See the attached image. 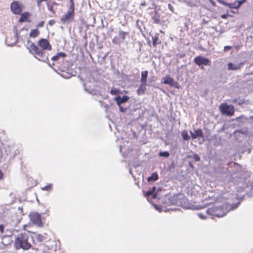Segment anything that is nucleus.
Returning a JSON list of instances; mask_svg holds the SVG:
<instances>
[{
	"label": "nucleus",
	"instance_id": "f257e3e1",
	"mask_svg": "<svg viewBox=\"0 0 253 253\" xmlns=\"http://www.w3.org/2000/svg\"><path fill=\"white\" fill-rule=\"evenodd\" d=\"M39 46L42 48L40 49L37 45L33 43H31L28 48L30 52L35 54V57L39 60L46 62L48 60L47 54L44 51L45 49L50 50L51 46L48 41L46 39H42L39 42Z\"/></svg>",
	"mask_w": 253,
	"mask_h": 253
},
{
	"label": "nucleus",
	"instance_id": "f03ea898",
	"mask_svg": "<svg viewBox=\"0 0 253 253\" xmlns=\"http://www.w3.org/2000/svg\"><path fill=\"white\" fill-rule=\"evenodd\" d=\"M239 204V203L233 205L224 204L220 207H213L207 210V212L210 215L221 217L226 215L229 210L237 208Z\"/></svg>",
	"mask_w": 253,
	"mask_h": 253
},
{
	"label": "nucleus",
	"instance_id": "7ed1b4c3",
	"mask_svg": "<svg viewBox=\"0 0 253 253\" xmlns=\"http://www.w3.org/2000/svg\"><path fill=\"white\" fill-rule=\"evenodd\" d=\"M28 239V236L25 233L18 235L14 242L15 248L16 249L29 250L31 248V245L29 242Z\"/></svg>",
	"mask_w": 253,
	"mask_h": 253
},
{
	"label": "nucleus",
	"instance_id": "20e7f679",
	"mask_svg": "<svg viewBox=\"0 0 253 253\" xmlns=\"http://www.w3.org/2000/svg\"><path fill=\"white\" fill-rule=\"evenodd\" d=\"M74 10L73 9L72 7L69 8L68 12L61 17V22L64 24L72 22L74 19Z\"/></svg>",
	"mask_w": 253,
	"mask_h": 253
},
{
	"label": "nucleus",
	"instance_id": "39448f33",
	"mask_svg": "<svg viewBox=\"0 0 253 253\" xmlns=\"http://www.w3.org/2000/svg\"><path fill=\"white\" fill-rule=\"evenodd\" d=\"M221 112L228 116H232L234 114V108L232 105H228L226 103H222L219 106Z\"/></svg>",
	"mask_w": 253,
	"mask_h": 253
},
{
	"label": "nucleus",
	"instance_id": "423d86ee",
	"mask_svg": "<svg viewBox=\"0 0 253 253\" xmlns=\"http://www.w3.org/2000/svg\"><path fill=\"white\" fill-rule=\"evenodd\" d=\"M11 12L15 14H19L23 9V4L19 1H13L10 4Z\"/></svg>",
	"mask_w": 253,
	"mask_h": 253
},
{
	"label": "nucleus",
	"instance_id": "0eeeda50",
	"mask_svg": "<svg viewBox=\"0 0 253 253\" xmlns=\"http://www.w3.org/2000/svg\"><path fill=\"white\" fill-rule=\"evenodd\" d=\"M194 62L199 66H201V65H211V61L209 59L202 56L196 57L194 58Z\"/></svg>",
	"mask_w": 253,
	"mask_h": 253
},
{
	"label": "nucleus",
	"instance_id": "6e6552de",
	"mask_svg": "<svg viewBox=\"0 0 253 253\" xmlns=\"http://www.w3.org/2000/svg\"><path fill=\"white\" fill-rule=\"evenodd\" d=\"M163 83L165 84H169L170 86L179 88L178 83L175 81L173 79L170 77L169 76H167L164 78Z\"/></svg>",
	"mask_w": 253,
	"mask_h": 253
},
{
	"label": "nucleus",
	"instance_id": "1a4fd4ad",
	"mask_svg": "<svg viewBox=\"0 0 253 253\" xmlns=\"http://www.w3.org/2000/svg\"><path fill=\"white\" fill-rule=\"evenodd\" d=\"M31 221L35 224L38 226L42 225V221L40 215L38 213H32L30 215Z\"/></svg>",
	"mask_w": 253,
	"mask_h": 253
},
{
	"label": "nucleus",
	"instance_id": "9d476101",
	"mask_svg": "<svg viewBox=\"0 0 253 253\" xmlns=\"http://www.w3.org/2000/svg\"><path fill=\"white\" fill-rule=\"evenodd\" d=\"M171 198V196L170 195H166L164 202L167 205L178 204V203L175 201L177 196H173L172 200L170 199Z\"/></svg>",
	"mask_w": 253,
	"mask_h": 253
},
{
	"label": "nucleus",
	"instance_id": "9b49d317",
	"mask_svg": "<svg viewBox=\"0 0 253 253\" xmlns=\"http://www.w3.org/2000/svg\"><path fill=\"white\" fill-rule=\"evenodd\" d=\"M129 99V97L126 95H124L122 97L117 96L114 98V100L116 101V103L118 106H120L122 103L127 102Z\"/></svg>",
	"mask_w": 253,
	"mask_h": 253
},
{
	"label": "nucleus",
	"instance_id": "f8f14e48",
	"mask_svg": "<svg viewBox=\"0 0 253 253\" xmlns=\"http://www.w3.org/2000/svg\"><path fill=\"white\" fill-rule=\"evenodd\" d=\"M190 134L193 139H195L198 138V137H203V133L202 130L201 129L194 130V132L190 131Z\"/></svg>",
	"mask_w": 253,
	"mask_h": 253
},
{
	"label": "nucleus",
	"instance_id": "ddd939ff",
	"mask_svg": "<svg viewBox=\"0 0 253 253\" xmlns=\"http://www.w3.org/2000/svg\"><path fill=\"white\" fill-rule=\"evenodd\" d=\"M216 0L218 1V3L223 4L226 6H228L230 8H234V9L238 8V7H237V4H236V2H237L236 1L233 3H228L223 0Z\"/></svg>",
	"mask_w": 253,
	"mask_h": 253
},
{
	"label": "nucleus",
	"instance_id": "4468645a",
	"mask_svg": "<svg viewBox=\"0 0 253 253\" xmlns=\"http://www.w3.org/2000/svg\"><path fill=\"white\" fill-rule=\"evenodd\" d=\"M243 64V63L237 64H233L232 63H229L227 65L228 69L232 70H238L241 67Z\"/></svg>",
	"mask_w": 253,
	"mask_h": 253
},
{
	"label": "nucleus",
	"instance_id": "2eb2a0df",
	"mask_svg": "<svg viewBox=\"0 0 253 253\" xmlns=\"http://www.w3.org/2000/svg\"><path fill=\"white\" fill-rule=\"evenodd\" d=\"M156 189L155 187H153L152 190H148L147 192L145 194V196L147 197L148 200L149 199V197L150 196H152V198L153 199L156 198V194L154 193Z\"/></svg>",
	"mask_w": 253,
	"mask_h": 253
},
{
	"label": "nucleus",
	"instance_id": "dca6fc26",
	"mask_svg": "<svg viewBox=\"0 0 253 253\" xmlns=\"http://www.w3.org/2000/svg\"><path fill=\"white\" fill-rule=\"evenodd\" d=\"M147 75H148V71H143L141 72V79H140L141 84H147Z\"/></svg>",
	"mask_w": 253,
	"mask_h": 253
},
{
	"label": "nucleus",
	"instance_id": "f3484780",
	"mask_svg": "<svg viewBox=\"0 0 253 253\" xmlns=\"http://www.w3.org/2000/svg\"><path fill=\"white\" fill-rule=\"evenodd\" d=\"M66 56V54L63 52H59L56 55L53 56L51 59L53 61L59 60L60 59H63Z\"/></svg>",
	"mask_w": 253,
	"mask_h": 253
},
{
	"label": "nucleus",
	"instance_id": "a211bd4d",
	"mask_svg": "<svg viewBox=\"0 0 253 253\" xmlns=\"http://www.w3.org/2000/svg\"><path fill=\"white\" fill-rule=\"evenodd\" d=\"M147 84H141L137 90V93L138 95H143L145 93L146 90V86Z\"/></svg>",
	"mask_w": 253,
	"mask_h": 253
},
{
	"label": "nucleus",
	"instance_id": "6ab92c4d",
	"mask_svg": "<svg viewBox=\"0 0 253 253\" xmlns=\"http://www.w3.org/2000/svg\"><path fill=\"white\" fill-rule=\"evenodd\" d=\"M30 16V14L28 12H24L21 14L20 18L19 19V22H23L27 21L28 20V17Z\"/></svg>",
	"mask_w": 253,
	"mask_h": 253
},
{
	"label": "nucleus",
	"instance_id": "aec40b11",
	"mask_svg": "<svg viewBox=\"0 0 253 253\" xmlns=\"http://www.w3.org/2000/svg\"><path fill=\"white\" fill-rule=\"evenodd\" d=\"M158 179V174L157 172H153L151 176H149L147 178V181L149 182L151 181H155Z\"/></svg>",
	"mask_w": 253,
	"mask_h": 253
},
{
	"label": "nucleus",
	"instance_id": "412c9836",
	"mask_svg": "<svg viewBox=\"0 0 253 253\" xmlns=\"http://www.w3.org/2000/svg\"><path fill=\"white\" fill-rule=\"evenodd\" d=\"M181 135L182 138L185 140H189L190 138V136L188 134V132L186 130H183L181 132Z\"/></svg>",
	"mask_w": 253,
	"mask_h": 253
},
{
	"label": "nucleus",
	"instance_id": "4be33fe9",
	"mask_svg": "<svg viewBox=\"0 0 253 253\" xmlns=\"http://www.w3.org/2000/svg\"><path fill=\"white\" fill-rule=\"evenodd\" d=\"M14 42L11 44H8L9 46H13L15 43L17 42L18 38V32L17 30H15L14 31Z\"/></svg>",
	"mask_w": 253,
	"mask_h": 253
},
{
	"label": "nucleus",
	"instance_id": "5701e85b",
	"mask_svg": "<svg viewBox=\"0 0 253 253\" xmlns=\"http://www.w3.org/2000/svg\"><path fill=\"white\" fill-rule=\"evenodd\" d=\"M34 238L38 242H42L43 240V236L41 234H36Z\"/></svg>",
	"mask_w": 253,
	"mask_h": 253
},
{
	"label": "nucleus",
	"instance_id": "b1692460",
	"mask_svg": "<svg viewBox=\"0 0 253 253\" xmlns=\"http://www.w3.org/2000/svg\"><path fill=\"white\" fill-rule=\"evenodd\" d=\"M39 34V32L38 30L35 29L32 30L30 32V36L32 37H36Z\"/></svg>",
	"mask_w": 253,
	"mask_h": 253
},
{
	"label": "nucleus",
	"instance_id": "393cba45",
	"mask_svg": "<svg viewBox=\"0 0 253 253\" xmlns=\"http://www.w3.org/2000/svg\"><path fill=\"white\" fill-rule=\"evenodd\" d=\"M128 34L127 32H123L122 31H119V35L122 40L124 41L126 39V36Z\"/></svg>",
	"mask_w": 253,
	"mask_h": 253
},
{
	"label": "nucleus",
	"instance_id": "a878e982",
	"mask_svg": "<svg viewBox=\"0 0 253 253\" xmlns=\"http://www.w3.org/2000/svg\"><path fill=\"white\" fill-rule=\"evenodd\" d=\"M230 102H233V103H237L238 104H241L243 103L244 101L242 99H239L237 98L233 99L231 100H230Z\"/></svg>",
	"mask_w": 253,
	"mask_h": 253
},
{
	"label": "nucleus",
	"instance_id": "bb28decb",
	"mask_svg": "<svg viewBox=\"0 0 253 253\" xmlns=\"http://www.w3.org/2000/svg\"><path fill=\"white\" fill-rule=\"evenodd\" d=\"M110 93L113 95H117L119 93V89L115 87H113L110 91Z\"/></svg>",
	"mask_w": 253,
	"mask_h": 253
},
{
	"label": "nucleus",
	"instance_id": "cd10ccee",
	"mask_svg": "<svg viewBox=\"0 0 253 253\" xmlns=\"http://www.w3.org/2000/svg\"><path fill=\"white\" fill-rule=\"evenodd\" d=\"M153 44L155 45L156 44L160 43L159 38L157 36H155L152 38Z\"/></svg>",
	"mask_w": 253,
	"mask_h": 253
},
{
	"label": "nucleus",
	"instance_id": "c85d7f7f",
	"mask_svg": "<svg viewBox=\"0 0 253 253\" xmlns=\"http://www.w3.org/2000/svg\"><path fill=\"white\" fill-rule=\"evenodd\" d=\"M160 156L161 157H168L169 155V154L167 151H164V152H160L159 153Z\"/></svg>",
	"mask_w": 253,
	"mask_h": 253
},
{
	"label": "nucleus",
	"instance_id": "c756f323",
	"mask_svg": "<svg viewBox=\"0 0 253 253\" xmlns=\"http://www.w3.org/2000/svg\"><path fill=\"white\" fill-rule=\"evenodd\" d=\"M52 185L51 184H49L48 185H46L42 188V189L44 191H50L52 189Z\"/></svg>",
	"mask_w": 253,
	"mask_h": 253
},
{
	"label": "nucleus",
	"instance_id": "7c9ffc66",
	"mask_svg": "<svg viewBox=\"0 0 253 253\" xmlns=\"http://www.w3.org/2000/svg\"><path fill=\"white\" fill-rule=\"evenodd\" d=\"M246 1V0H241L237 1V2H238V4L237 5V7H238V8H239L241 6V5Z\"/></svg>",
	"mask_w": 253,
	"mask_h": 253
},
{
	"label": "nucleus",
	"instance_id": "2f4dec72",
	"mask_svg": "<svg viewBox=\"0 0 253 253\" xmlns=\"http://www.w3.org/2000/svg\"><path fill=\"white\" fill-rule=\"evenodd\" d=\"M47 5L48 9L52 12H53L52 5H50L49 2H48L47 3Z\"/></svg>",
	"mask_w": 253,
	"mask_h": 253
},
{
	"label": "nucleus",
	"instance_id": "473e14b6",
	"mask_svg": "<svg viewBox=\"0 0 253 253\" xmlns=\"http://www.w3.org/2000/svg\"><path fill=\"white\" fill-rule=\"evenodd\" d=\"M120 111L121 112H125L126 110V108H124L121 106V104L119 106Z\"/></svg>",
	"mask_w": 253,
	"mask_h": 253
},
{
	"label": "nucleus",
	"instance_id": "72a5a7b5",
	"mask_svg": "<svg viewBox=\"0 0 253 253\" xmlns=\"http://www.w3.org/2000/svg\"><path fill=\"white\" fill-rule=\"evenodd\" d=\"M55 23V21L54 20H50L48 21V25L50 26L53 25Z\"/></svg>",
	"mask_w": 253,
	"mask_h": 253
},
{
	"label": "nucleus",
	"instance_id": "f704fd0d",
	"mask_svg": "<svg viewBox=\"0 0 253 253\" xmlns=\"http://www.w3.org/2000/svg\"><path fill=\"white\" fill-rule=\"evenodd\" d=\"M198 215L199 217L202 219H206V216L202 213H199Z\"/></svg>",
	"mask_w": 253,
	"mask_h": 253
},
{
	"label": "nucleus",
	"instance_id": "c9c22d12",
	"mask_svg": "<svg viewBox=\"0 0 253 253\" xmlns=\"http://www.w3.org/2000/svg\"><path fill=\"white\" fill-rule=\"evenodd\" d=\"M168 8L170 10V11L174 12V8L171 4H168Z\"/></svg>",
	"mask_w": 253,
	"mask_h": 253
},
{
	"label": "nucleus",
	"instance_id": "e433bc0d",
	"mask_svg": "<svg viewBox=\"0 0 253 253\" xmlns=\"http://www.w3.org/2000/svg\"><path fill=\"white\" fill-rule=\"evenodd\" d=\"M4 231V225L2 224L0 225V233L2 234Z\"/></svg>",
	"mask_w": 253,
	"mask_h": 253
},
{
	"label": "nucleus",
	"instance_id": "4c0bfd02",
	"mask_svg": "<svg viewBox=\"0 0 253 253\" xmlns=\"http://www.w3.org/2000/svg\"><path fill=\"white\" fill-rule=\"evenodd\" d=\"M70 7L69 8H71L72 7V8L73 9H74V1H73V0H70Z\"/></svg>",
	"mask_w": 253,
	"mask_h": 253
},
{
	"label": "nucleus",
	"instance_id": "58836bf2",
	"mask_svg": "<svg viewBox=\"0 0 253 253\" xmlns=\"http://www.w3.org/2000/svg\"><path fill=\"white\" fill-rule=\"evenodd\" d=\"M231 48V47L230 46H225L224 48V50L225 51H227L229 50H230Z\"/></svg>",
	"mask_w": 253,
	"mask_h": 253
},
{
	"label": "nucleus",
	"instance_id": "ea45409f",
	"mask_svg": "<svg viewBox=\"0 0 253 253\" xmlns=\"http://www.w3.org/2000/svg\"><path fill=\"white\" fill-rule=\"evenodd\" d=\"M44 25V22L43 21H41L40 22H39L38 24V27H42Z\"/></svg>",
	"mask_w": 253,
	"mask_h": 253
},
{
	"label": "nucleus",
	"instance_id": "a19ab883",
	"mask_svg": "<svg viewBox=\"0 0 253 253\" xmlns=\"http://www.w3.org/2000/svg\"><path fill=\"white\" fill-rule=\"evenodd\" d=\"M235 133L236 134H237L238 133H242L243 134H245V132L242 130H236L235 131Z\"/></svg>",
	"mask_w": 253,
	"mask_h": 253
},
{
	"label": "nucleus",
	"instance_id": "79ce46f5",
	"mask_svg": "<svg viewBox=\"0 0 253 253\" xmlns=\"http://www.w3.org/2000/svg\"><path fill=\"white\" fill-rule=\"evenodd\" d=\"M42 1H41V0H38V1H37V5H38V7H40L41 6V2Z\"/></svg>",
	"mask_w": 253,
	"mask_h": 253
},
{
	"label": "nucleus",
	"instance_id": "37998d69",
	"mask_svg": "<svg viewBox=\"0 0 253 253\" xmlns=\"http://www.w3.org/2000/svg\"><path fill=\"white\" fill-rule=\"evenodd\" d=\"M221 17L222 18V19H225L227 17V15H226V14H224V15H222L221 16Z\"/></svg>",
	"mask_w": 253,
	"mask_h": 253
},
{
	"label": "nucleus",
	"instance_id": "c03bdc74",
	"mask_svg": "<svg viewBox=\"0 0 253 253\" xmlns=\"http://www.w3.org/2000/svg\"><path fill=\"white\" fill-rule=\"evenodd\" d=\"M195 161H199L200 160V158H199V156H196L195 157Z\"/></svg>",
	"mask_w": 253,
	"mask_h": 253
},
{
	"label": "nucleus",
	"instance_id": "a18cd8bd",
	"mask_svg": "<svg viewBox=\"0 0 253 253\" xmlns=\"http://www.w3.org/2000/svg\"><path fill=\"white\" fill-rule=\"evenodd\" d=\"M2 176H3V173L1 172V171L0 170V179L2 178Z\"/></svg>",
	"mask_w": 253,
	"mask_h": 253
},
{
	"label": "nucleus",
	"instance_id": "49530a36",
	"mask_svg": "<svg viewBox=\"0 0 253 253\" xmlns=\"http://www.w3.org/2000/svg\"><path fill=\"white\" fill-rule=\"evenodd\" d=\"M84 90H85L86 91H88V90H87V89H86V85H85V84H84ZM88 92H89V93H91V92H90V91H88Z\"/></svg>",
	"mask_w": 253,
	"mask_h": 253
},
{
	"label": "nucleus",
	"instance_id": "de8ad7c7",
	"mask_svg": "<svg viewBox=\"0 0 253 253\" xmlns=\"http://www.w3.org/2000/svg\"><path fill=\"white\" fill-rule=\"evenodd\" d=\"M155 207L156 210H159V211H161L160 210H159V209L156 206H155Z\"/></svg>",
	"mask_w": 253,
	"mask_h": 253
},
{
	"label": "nucleus",
	"instance_id": "09e8293b",
	"mask_svg": "<svg viewBox=\"0 0 253 253\" xmlns=\"http://www.w3.org/2000/svg\"><path fill=\"white\" fill-rule=\"evenodd\" d=\"M204 65H201V69L203 70L204 69V67L203 66Z\"/></svg>",
	"mask_w": 253,
	"mask_h": 253
},
{
	"label": "nucleus",
	"instance_id": "8fccbe9b",
	"mask_svg": "<svg viewBox=\"0 0 253 253\" xmlns=\"http://www.w3.org/2000/svg\"><path fill=\"white\" fill-rule=\"evenodd\" d=\"M208 205V204H205V206H204V207H202V208H205V207H206Z\"/></svg>",
	"mask_w": 253,
	"mask_h": 253
},
{
	"label": "nucleus",
	"instance_id": "3c124183",
	"mask_svg": "<svg viewBox=\"0 0 253 253\" xmlns=\"http://www.w3.org/2000/svg\"><path fill=\"white\" fill-rule=\"evenodd\" d=\"M52 4H55V5H57V3L55 2H54L52 3Z\"/></svg>",
	"mask_w": 253,
	"mask_h": 253
},
{
	"label": "nucleus",
	"instance_id": "603ef678",
	"mask_svg": "<svg viewBox=\"0 0 253 253\" xmlns=\"http://www.w3.org/2000/svg\"><path fill=\"white\" fill-rule=\"evenodd\" d=\"M121 149H122V147L121 146H120V151H121Z\"/></svg>",
	"mask_w": 253,
	"mask_h": 253
},
{
	"label": "nucleus",
	"instance_id": "864d4df0",
	"mask_svg": "<svg viewBox=\"0 0 253 253\" xmlns=\"http://www.w3.org/2000/svg\"><path fill=\"white\" fill-rule=\"evenodd\" d=\"M5 41H6V42H7V39H6Z\"/></svg>",
	"mask_w": 253,
	"mask_h": 253
}]
</instances>
